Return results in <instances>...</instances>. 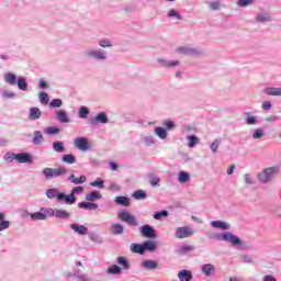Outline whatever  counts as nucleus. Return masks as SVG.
I'll return each instance as SVG.
<instances>
[{"label": "nucleus", "mask_w": 281, "mask_h": 281, "mask_svg": "<svg viewBox=\"0 0 281 281\" xmlns=\"http://www.w3.org/2000/svg\"><path fill=\"white\" fill-rule=\"evenodd\" d=\"M46 198L57 203H60L61 205H71V193L66 194L65 192H60L58 188H50L46 190Z\"/></svg>", "instance_id": "1"}, {"label": "nucleus", "mask_w": 281, "mask_h": 281, "mask_svg": "<svg viewBox=\"0 0 281 281\" xmlns=\"http://www.w3.org/2000/svg\"><path fill=\"white\" fill-rule=\"evenodd\" d=\"M212 238L214 240H218L220 243H229L233 247H243V239L231 232L216 233L212 236Z\"/></svg>", "instance_id": "2"}, {"label": "nucleus", "mask_w": 281, "mask_h": 281, "mask_svg": "<svg viewBox=\"0 0 281 281\" xmlns=\"http://www.w3.org/2000/svg\"><path fill=\"white\" fill-rule=\"evenodd\" d=\"M4 82H7V85H11L12 87L16 85L20 91H25L27 89V79L25 77L16 78V75L13 72H7L4 75Z\"/></svg>", "instance_id": "3"}, {"label": "nucleus", "mask_w": 281, "mask_h": 281, "mask_svg": "<svg viewBox=\"0 0 281 281\" xmlns=\"http://www.w3.org/2000/svg\"><path fill=\"white\" fill-rule=\"evenodd\" d=\"M277 172H280V167H268L257 175V179L260 183H269Z\"/></svg>", "instance_id": "4"}, {"label": "nucleus", "mask_w": 281, "mask_h": 281, "mask_svg": "<svg viewBox=\"0 0 281 281\" xmlns=\"http://www.w3.org/2000/svg\"><path fill=\"white\" fill-rule=\"evenodd\" d=\"M86 58L88 60H94L95 63H104L106 60V52L104 49H90L86 52Z\"/></svg>", "instance_id": "5"}, {"label": "nucleus", "mask_w": 281, "mask_h": 281, "mask_svg": "<svg viewBox=\"0 0 281 281\" xmlns=\"http://www.w3.org/2000/svg\"><path fill=\"white\" fill-rule=\"evenodd\" d=\"M26 216L31 217V221H47L52 217V211L48 207H41L38 212L30 213L25 212Z\"/></svg>", "instance_id": "6"}, {"label": "nucleus", "mask_w": 281, "mask_h": 281, "mask_svg": "<svg viewBox=\"0 0 281 281\" xmlns=\"http://www.w3.org/2000/svg\"><path fill=\"white\" fill-rule=\"evenodd\" d=\"M67 172H69V170L65 167H59L58 169L45 168L42 175H44L45 179H54L55 177H63V175H67Z\"/></svg>", "instance_id": "7"}, {"label": "nucleus", "mask_w": 281, "mask_h": 281, "mask_svg": "<svg viewBox=\"0 0 281 281\" xmlns=\"http://www.w3.org/2000/svg\"><path fill=\"white\" fill-rule=\"evenodd\" d=\"M117 217L120 218V221H123V223L130 225V227H136L137 225V218L128 213V211L126 210L119 212Z\"/></svg>", "instance_id": "8"}, {"label": "nucleus", "mask_w": 281, "mask_h": 281, "mask_svg": "<svg viewBox=\"0 0 281 281\" xmlns=\"http://www.w3.org/2000/svg\"><path fill=\"white\" fill-rule=\"evenodd\" d=\"M139 234L143 238H157V231H155V227L150 226V224H144L140 226Z\"/></svg>", "instance_id": "9"}, {"label": "nucleus", "mask_w": 281, "mask_h": 281, "mask_svg": "<svg viewBox=\"0 0 281 281\" xmlns=\"http://www.w3.org/2000/svg\"><path fill=\"white\" fill-rule=\"evenodd\" d=\"M176 53L180 54L181 56H201V54H203L201 49L188 46H180L176 48Z\"/></svg>", "instance_id": "10"}, {"label": "nucleus", "mask_w": 281, "mask_h": 281, "mask_svg": "<svg viewBox=\"0 0 281 281\" xmlns=\"http://www.w3.org/2000/svg\"><path fill=\"white\" fill-rule=\"evenodd\" d=\"M74 144H75V148H77L78 150H81V153H87L91 150V145L89 144V139H87L86 137L75 138Z\"/></svg>", "instance_id": "11"}, {"label": "nucleus", "mask_w": 281, "mask_h": 281, "mask_svg": "<svg viewBox=\"0 0 281 281\" xmlns=\"http://www.w3.org/2000/svg\"><path fill=\"white\" fill-rule=\"evenodd\" d=\"M193 234L194 231L190 226L177 227L175 232V236L180 239L190 238Z\"/></svg>", "instance_id": "12"}, {"label": "nucleus", "mask_w": 281, "mask_h": 281, "mask_svg": "<svg viewBox=\"0 0 281 281\" xmlns=\"http://www.w3.org/2000/svg\"><path fill=\"white\" fill-rule=\"evenodd\" d=\"M90 124L92 126H95V124H109V116L106 115V112H99L90 120Z\"/></svg>", "instance_id": "13"}, {"label": "nucleus", "mask_w": 281, "mask_h": 281, "mask_svg": "<svg viewBox=\"0 0 281 281\" xmlns=\"http://www.w3.org/2000/svg\"><path fill=\"white\" fill-rule=\"evenodd\" d=\"M50 216H55L61 221H69V218H71V214L69 212L58 209H50Z\"/></svg>", "instance_id": "14"}, {"label": "nucleus", "mask_w": 281, "mask_h": 281, "mask_svg": "<svg viewBox=\"0 0 281 281\" xmlns=\"http://www.w3.org/2000/svg\"><path fill=\"white\" fill-rule=\"evenodd\" d=\"M157 63L160 67H165L166 69H173V67L181 65V61L179 60H168L164 57L158 58Z\"/></svg>", "instance_id": "15"}, {"label": "nucleus", "mask_w": 281, "mask_h": 281, "mask_svg": "<svg viewBox=\"0 0 281 281\" xmlns=\"http://www.w3.org/2000/svg\"><path fill=\"white\" fill-rule=\"evenodd\" d=\"M201 271L205 278H211V276H214L216 268L212 263H204L201 266Z\"/></svg>", "instance_id": "16"}, {"label": "nucleus", "mask_w": 281, "mask_h": 281, "mask_svg": "<svg viewBox=\"0 0 281 281\" xmlns=\"http://www.w3.org/2000/svg\"><path fill=\"white\" fill-rule=\"evenodd\" d=\"M18 164H32V155L30 153H19L15 156Z\"/></svg>", "instance_id": "17"}, {"label": "nucleus", "mask_w": 281, "mask_h": 281, "mask_svg": "<svg viewBox=\"0 0 281 281\" xmlns=\"http://www.w3.org/2000/svg\"><path fill=\"white\" fill-rule=\"evenodd\" d=\"M32 144L33 146H41V144H45V137L41 131L33 132Z\"/></svg>", "instance_id": "18"}, {"label": "nucleus", "mask_w": 281, "mask_h": 281, "mask_svg": "<svg viewBox=\"0 0 281 281\" xmlns=\"http://www.w3.org/2000/svg\"><path fill=\"white\" fill-rule=\"evenodd\" d=\"M71 229L75 231V234H79V236H87L89 234V228L81 224H71Z\"/></svg>", "instance_id": "19"}, {"label": "nucleus", "mask_w": 281, "mask_h": 281, "mask_svg": "<svg viewBox=\"0 0 281 281\" xmlns=\"http://www.w3.org/2000/svg\"><path fill=\"white\" fill-rule=\"evenodd\" d=\"M78 206L80 207V210H88V212H92L93 210H98L99 207L97 203L89 201L79 202Z\"/></svg>", "instance_id": "20"}, {"label": "nucleus", "mask_w": 281, "mask_h": 281, "mask_svg": "<svg viewBox=\"0 0 281 281\" xmlns=\"http://www.w3.org/2000/svg\"><path fill=\"white\" fill-rule=\"evenodd\" d=\"M211 227H214L215 229H223V232H227V229H229V223L216 220L211 222Z\"/></svg>", "instance_id": "21"}, {"label": "nucleus", "mask_w": 281, "mask_h": 281, "mask_svg": "<svg viewBox=\"0 0 281 281\" xmlns=\"http://www.w3.org/2000/svg\"><path fill=\"white\" fill-rule=\"evenodd\" d=\"M116 205H122L123 207H128L131 205V198L126 195H119L114 199Z\"/></svg>", "instance_id": "22"}, {"label": "nucleus", "mask_w": 281, "mask_h": 281, "mask_svg": "<svg viewBox=\"0 0 281 281\" xmlns=\"http://www.w3.org/2000/svg\"><path fill=\"white\" fill-rule=\"evenodd\" d=\"M102 199V193L100 191L92 190L86 195V201L94 203V201H100Z\"/></svg>", "instance_id": "23"}, {"label": "nucleus", "mask_w": 281, "mask_h": 281, "mask_svg": "<svg viewBox=\"0 0 281 281\" xmlns=\"http://www.w3.org/2000/svg\"><path fill=\"white\" fill-rule=\"evenodd\" d=\"M143 246L145 251H149L150 254H153L154 251H157V241L147 239L143 241Z\"/></svg>", "instance_id": "24"}, {"label": "nucleus", "mask_w": 281, "mask_h": 281, "mask_svg": "<svg viewBox=\"0 0 281 281\" xmlns=\"http://www.w3.org/2000/svg\"><path fill=\"white\" fill-rule=\"evenodd\" d=\"M190 251H194V247L183 244L177 248L176 254L179 256H186L187 254H190Z\"/></svg>", "instance_id": "25"}, {"label": "nucleus", "mask_w": 281, "mask_h": 281, "mask_svg": "<svg viewBox=\"0 0 281 281\" xmlns=\"http://www.w3.org/2000/svg\"><path fill=\"white\" fill-rule=\"evenodd\" d=\"M130 249L132 254H139V256H144L146 254L144 249V243L143 244H132L130 246Z\"/></svg>", "instance_id": "26"}, {"label": "nucleus", "mask_w": 281, "mask_h": 281, "mask_svg": "<svg viewBox=\"0 0 281 281\" xmlns=\"http://www.w3.org/2000/svg\"><path fill=\"white\" fill-rule=\"evenodd\" d=\"M140 267H143V269H147V271H153V269H157V267H159V263L155 260H145L140 263Z\"/></svg>", "instance_id": "27"}, {"label": "nucleus", "mask_w": 281, "mask_h": 281, "mask_svg": "<svg viewBox=\"0 0 281 281\" xmlns=\"http://www.w3.org/2000/svg\"><path fill=\"white\" fill-rule=\"evenodd\" d=\"M178 278L180 281H192V271L190 270H180L178 272Z\"/></svg>", "instance_id": "28"}, {"label": "nucleus", "mask_w": 281, "mask_h": 281, "mask_svg": "<svg viewBox=\"0 0 281 281\" xmlns=\"http://www.w3.org/2000/svg\"><path fill=\"white\" fill-rule=\"evenodd\" d=\"M41 115H43V113L41 112V109L30 108L29 120H32V121L41 120Z\"/></svg>", "instance_id": "29"}, {"label": "nucleus", "mask_w": 281, "mask_h": 281, "mask_svg": "<svg viewBox=\"0 0 281 281\" xmlns=\"http://www.w3.org/2000/svg\"><path fill=\"white\" fill-rule=\"evenodd\" d=\"M56 120L61 124H67L69 122V117L67 116V112L65 110H58L56 112Z\"/></svg>", "instance_id": "30"}, {"label": "nucleus", "mask_w": 281, "mask_h": 281, "mask_svg": "<svg viewBox=\"0 0 281 281\" xmlns=\"http://www.w3.org/2000/svg\"><path fill=\"white\" fill-rule=\"evenodd\" d=\"M263 93H266V95L280 97L281 88L268 87L263 90Z\"/></svg>", "instance_id": "31"}, {"label": "nucleus", "mask_w": 281, "mask_h": 281, "mask_svg": "<svg viewBox=\"0 0 281 281\" xmlns=\"http://www.w3.org/2000/svg\"><path fill=\"white\" fill-rule=\"evenodd\" d=\"M72 276L76 281H91L89 280V276H87V273H83L80 269L75 270Z\"/></svg>", "instance_id": "32"}, {"label": "nucleus", "mask_w": 281, "mask_h": 281, "mask_svg": "<svg viewBox=\"0 0 281 281\" xmlns=\"http://www.w3.org/2000/svg\"><path fill=\"white\" fill-rule=\"evenodd\" d=\"M244 115L246 116L245 124H247V126H256V124H258L257 116L250 115L249 112H245Z\"/></svg>", "instance_id": "33"}, {"label": "nucleus", "mask_w": 281, "mask_h": 281, "mask_svg": "<svg viewBox=\"0 0 281 281\" xmlns=\"http://www.w3.org/2000/svg\"><path fill=\"white\" fill-rule=\"evenodd\" d=\"M154 133L159 139H166V137H168V131L162 126L155 127Z\"/></svg>", "instance_id": "34"}, {"label": "nucleus", "mask_w": 281, "mask_h": 281, "mask_svg": "<svg viewBox=\"0 0 281 281\" xmlns=\"http://www.w3.org/2000/svg\"><path fill=\"white\" fill-rule=\"evenodd\" d=\"M116 262L119 267H122L125 271H128L131 269V262H128V259L126 257H117Z\"/></svg>", "instance_id": "35"}, {"label": "nucleus", "mask_w": 281, "mask_h": 281, "mask_svg": "<svg viewBox=\"0 0 281 281\" xmlns=\"http://www.w3.org/2000/svg\"><path fill=\"white\" fill-rule=\"evenodd\" d=\"M10 228V221H5V213L0 212V232H5Z\"/></svg>", "instance_id": "36"}, {"label": "nucleus", "mask_w": 281, "mask_h": 281, "mask_svg": "<svg viewBox=\"0 0 281 281\" xmlns=\"http://www.w3.org/2000/svg\"><path fill=\"white\" fill-rule=\"evenodd\" d=\"M106 273H110L111 276H121L122 273V267L117 265H112L108 268Z\"/></svg>", "instance_id": "37"}, {"label": "nucleus", "mask_w": 281, "mask_h": 281, "mask_svg": "<svg viewBox=\"0 0 281 281\" xmlns=\"http://www.w3.org/2000/svg\"><path fill=\"white\" fill-rule=\"evenodd\" d=\"M162 126L166 131H175V128L177 127V123L168 119L162 122Z\"/></svg>", "instance_id": "38"}, {"label": "nucleus", "mask_w": 281, "mask_h": 281, "mask_svg": "<svg viewBox=\"0 0 281 281\" xmlns=\"http://www.w3.org/2000/svg\"><path fill=\"white\" fill-rule=\"evenodd\" d=\"M178 181L179 183H188L190 181V173L188 171H180L178 173Z\"/></svg>", "instance_id": "39"}, {"label": "nucleus", "mask_w": 281, "mask_h": 281, "mask_svg": "<svg viewBox=\"0 0 281 281\" xmlns=\"http://www.w3.org/2000/svg\"><path fill=\"white\" fill-rule=\"evenodd\" d=\"M0 95L2 100H14L16 98V94L10 90H3Z\"/></svg>", "instance_id": "40"}, {"label": "nucleus", "mask_w": 281, "mask_h": 281, "mask_svg": "<svg viewBox=\"0 0 281 281\" xmlns=\"http://www.w3.org/2000/svg\"><path fill=\"white\" fill-rule=\"evenodd\" d=\"M85 192L83 187H75L71 189V203H76V194H82Z\"/></svg>", "instance_id": "41"}, {"label": "nucleus", "mask_w": 281, "mask_h": 281, "mask_svg": "<svg viewBox=\"0 0 281 281\" xmlns=\"http://www.w3.org/2000/svg\"><path fill=\"white\" fill-rule=\"evenodd\" d=\"M133 199H136V201H142L146 199L147 194L144 190H136L132 193Z\"/></svg>", "instance_id": "42"}, {"label": "nucleus", "mask_w": 281, "mask_h": 281, "mask_svg": "<svg viewBox=\"0 0 281 281\" xmlns=\"http://www.w3.org/2000/svg\"><path fill=\"white\" fill-rule=\"evenodd\" d=\"M78 117L80 120H87V117H89V108H87L85 105L80 106Z\"/></svg>", "instance_id": "43"}, {"label": "nucleus", "mask_w": 281, "mask_h": 281, "mask_svg": "<svg viewBox=\"0 0 281 281\" xmlns=\"http://www.w3.org/2000/svg\"><path fill=\"white\" fill-rule=\"evenodd\" d=\"M256 21H257V23H267V22L271 21V16H269V14H267V13H259L256 16Z\"/></svg>", "instance_id": "44"}, {"label": "nucleus", "mask_w": 281, "mask_h": 281, "mask_svg": "<svg viewBox=\"0 0 281 281\" xmlns=\"http://www.w3.org/2000/svg\"><path fill=\"white\" fill-rule=\"evenodd\" d=\"M167 16L169 19H176L177 21H182L183 20V16H181V13H179V11L175 10V9H171L168 13H167Z\"/></svg>", "instance_id": "45"}, {"label": "nucleus", "mask_w": 281, "mask_h": 281, "mask_svg": "<svg viewBox=\"0 0 281 281\" xmlns=\"http://www.w3.org/2000/svg\"><path fill=\"white\" fill-rule=\"evenodd\" d=\"M53 150L55 153H65V145L60 140H56L53 143Z\"/></svg>", "instance_id": "46"}, {"label": "nucleus", "mask_w": 281, "mask_h": 281, "mask_svg": "<svg viewBox=\"0 0 281 281\" xmlns=\"http://www.w3.org/2000/svg\"><path fill=\"white\" fill-rule=\"evenodd\" d=\"M221 144H223L222 138H216L213 140V143L210 145L211 153H218V146H221Z\"/></svg>", "instance_id": "47"}, {"label": "nucleus", "mask_w": 281, "mask_h": 281, "mask_svg": "<svg viewBox=\"0 0 281 281\" xmlns=\"http://www.w3.org/2000/svg\"><path fill=\"white\" fill-rule=\"evenodd\" d=\"M92 188H99V190L104 189V180L102 178H97L94 181L90 182Z\"/></svg>", "instance_id": "48"}, {"label": "nucleus", "mask_w": 281, "mask_h": 281, "mask_svg": "<svg viewBox=\"0 0 281 281\" xmlns=\"http://www.w3.org/2000/svg\"><path fill=\"white\" fill-rule=\"evenodd\" d=\"M87 181V176H80L79 178H76V176L71 175V183H75L76 186H80Z\"/></svg>", "instance_id": "49"}, {"label": "nucleus", "mask_w": 281, "mask_h": 281, "mask_svg": "<svg viewBox=\"0 0 281 281\" xmlns=\"http://www.w3.org/2000/svg\"><path fill=\"white\" fill-rule=\"evenodd\" d=\"M38 100L41 104H49V94H47V92H40Z\"/></svg>", "instance_id": "50"}, {"label": "nucleus", "mask_w": 281, "mask_h": 281, "mask_svg": "<svg viewBox=\"0 0 281 281\" xmlns=\"http://www.w3.org/2000/svg\"><path fill=\"white\" fill-rule=\"evenodd\" d=\"M188 139V146L189 148H194V146H196L199 138L196 137V135H189L187 136Z\"/></svg>", "instance_id": "51"}, {"label": "nucleus", "mask_w": 281, "mask_h": 281, "mask_svg": "<svg viewBox=\"0 0 281 281\" xmlns=\"http://www.w3.org/2000/svg\"><path fill=\"white\" fill-rule=\"evenodd\" d=\"M265 137V130L263 128H256L252 132V139H262Z\"/></svg>", "instance_id": "52"}, {"label": "nucleus", "mask_w": 281, "mask_h": 281, "mask_svg": "<svg viewBox=\"0 0 281 281\" xmlns=\"http://www.w3.org/2000/svg\"><path fill=\"white\" fill-rule=\"evenodd\" d=\"M44 133H46V135H58L60 133V127L49 126L44 131Z\"/></svg>", "instance_id": "53"}, {"label": "nucleus", "mask_w": 281, "mask_h": 281, "mask_svg": "<svg viewBox=\"0 0 281 281\" xmlns=\"http://www.w3.org/2000/svg\"><path fill=\"white\" fill-rule=\"evenodd\" d=\"M166 216H168V211L162 210V211L155 212L153 215V218H155V221H161V218Z\"/></svg>", "instance_id": "54"}, {"label": "nucleus", "mask_w": 281, "mask_h": 281, "mask_svg": "<svg viewBox=\"0 0 281 281\" xmlns=\"http://www.w3.org/2000/svg\"><path fill=\"white\" fill-rule=\"evenodd\" d=\"M4 161H8V164H12V161H16V153L8 151L3 156Z\"/></svg>", "instance_id": "55"}, {"label": "nucleus", "mask_w": 281, "mask_h": 281, "mask_svg": "<svg viewBox=\"0 0 281 281\" xmlns=\"http://www.w3.org/2000/svg\"><path fill=\"white\" fill-rule=\"evenodd\" d=\"M112 229L115 236L124 234V226L122 224H113Z\"/></svg>", "instance_id": "56"}, {"label": "nucleus", "mask_w": 281, "mask_h": 281, "mask_svg": "<svg viewBox=\"0 0 281 281\" xmlns=\"http://www.w3.org/2000/svg\"><path fill=\"white\" fill-rule=\"evenodd\" d=\"M63 106V101L60 99H53L49 102V109H60Z\"/></svg>", "instance_id": "57"}, {"label": "nucleus", "mask_w": 281, "mask_h": 281, "mask_svg": "<svg viewBox=\"0 0 281 281\" xmlns=\"http://www.w3.org/2000/svg\"><path fill=\"white\" fill-rule=\"evenodd\" d=\"M256 0H237L238 8H247L248 5H251Z\"/></svg>", "instance_id": "58"}, {"label": "nucleus", "mask_w": 281, "mask_h": 281, "mask_svg": "<svg viewBox=\"0 0 281 281\" xmlns=\"http://www.w3.org/2000/svg\"><path fill=\"white\" fill-rule=\"evenodd\" d=\"M207 4H209V8L211 11L220 10V8H221V2L218 0L209 1Z\"/></svg>", "instance_id": "59"}, {"label": "nucleus", "mask_w": 281, "mask_h": 281, "mask_svg": "<svg viewBox=\"0 0 281 281\" xmlns=\"http://www.w3.org/2000/svg\"><path fill=\"white\" fill-rule=\"evenodd\" d=\"M149 183L153 188L159 187V183H161V178L159 177H150L149 178Z\"/></svg>", "instance_id": "60"}, {"label": "nucleus", "mask_w": 281, "mask_h": 281, "mask_svg": "<svg viewBox=\"0 0 281 281\" xmlns=\"http://www.w3.org/2000/svg\"><path fill=\"white\" fill-rule=\"evenodd\" d=\"M245 179V183H247V186H254L255 181H254V177H251V175L246 173L244 176Z\"/></svg>", "instance_id": "61"}, {"label": "nucleus", "mask_w": 281, "mask_h": 281, "mask_svg": "<svg viewBox=\"0 0 281 281\" xmlns=\"http://www.w3.org/2000/svg\"><path fill=\"white\" fill-rule=\"evenodd\" d=\"M261 109H263V111H271V109H273V104H271V101H265L261 104Z\"/></svg>", "instance_id": "62"}, {"label": "nucleus", "mask_w": 281, "mask_h": 281, "mask_svg": "<svg viewBox=\"0 0 281 281\" xmlns=\"http://www.w3.org/2000/svg\"><path fill=\"white\" fill-rule=\"evenodd\" d=\"M144 143L146 144V146H153V144H155V137H153V136H145L144 137Z\"/></svg>", "instance_id": "63"}, {"label": "nucleus", "mask_w": 281, "mask_h": 281, "mask_svg": "<svg viewBox=\"0 0 281 281\" xmlns=\"http://www.w3.org/2000/svg\"><path fill=\"white\" fill-rule=\"evenodd\" d=\"M100 47H113V44H111V41L109 40H101L99 42Z\"/></svg>", "instance_id": "64"}]
</instances>
